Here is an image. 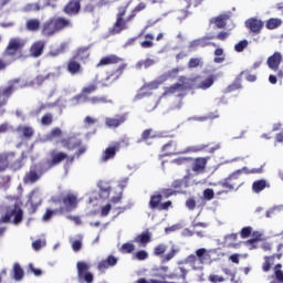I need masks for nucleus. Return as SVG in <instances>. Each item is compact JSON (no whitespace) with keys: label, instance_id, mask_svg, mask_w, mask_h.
Returning <instances> with one entry per match:
<instances>
[{"label":"nucleus","instance_id":"f257e3e1","mask_svg":"<svg viewBox=\"0 0 283 283\" xmlns=\"http://www.w3.org/2000/svg\"><path fill=\"white\" fill-rule=\"evenodd\" d=\"M129 6H132L130 1L117 7L116 21L112 28L113 34H120V32L128 30V23H130L134 20L138 12H143V10L147 9V4L145 2H139L127 15Z\"/></svg>","mask_w":283,"mask_h":283},{"label":"nucleus","instance_id":"f03ea898","mask_svg":"<svg viewBox=\"0 0 283 283\" xmlns=\"http://www.w3.org/2000/svg\"><path fill=\"white\" fill-rule=\"evenodd\" d=\"M74 28V22L70 18L65 17H53L43 22L41 27V34L46 39L59 34V32H63V30H70Z\"/></svg>","mask_w":283,"mask_h":283},{"label":"nucleus","instance_id":"7ed1b4c3","mask_svg":"<svg viewBox=\"0 0 283 283\" xmlns=\"http://www.w3.org/2000/svg\"><path fill=\"white\" fill-rule=\"evenodd\" d=\"M27 44L28 41L23 38H11L2 53L3 59H12V61L23 59V50L25 49Z\"/></svg>","mask_w":283,"mask_h":283},{"label":"nucleus","instance_id":"20e7f679","mask_svg":"<svg viewBox=\"0 0 283 283\" xmlns=\"http://www.w3.org/2000/svg\"><path fill=\"white\" fill-rule=\"evenodd\" d=\"M8 169H11V171H19L23 169V157L17 159V153L14 151L1 153L0 174L8 171Z\"/></svg>","mask_w":283,"mask_h":283},{"label":"nucleus","instance_id":"39448f33","mask_svg":"<svg viewBox=\"0 0 283 283\" xmlns=\"http://www.w3.org/2000/svg\"><path fill=\"white\" fill-rule=\"evenodd\" d=\"M51 201L54 205H61L63 203L62 207L59 208L60 213H70L74 211L78 207V198L76 195L69 192L67 195L61 197H52Z\"/></svg>","mask_w":283,"mask_h":283},{"label":"nucleus","instance_id":"423d86ee","mask_svg":"<svg viewBox=\"0 0 283 283\" xmlns=\"http://www.w3.org/2000/svg\"><path fill=\"white\" fill-rule=\"evenodd\" d=\"M2 224L13 222L14 224H21L23 222V209L20 205L14 203L6 208L4 214L0 218Z\"/></svg>","mask_w":283,"mask_h":283},{"label":"nucleus","instance_id":"0eeeda50","mask_svg":"<svg viewBox=\"0 0 283 283\" xmlns=\"http://www.w3.org/2000/svg\"><path fill=\"white\" fill-rule=\"evenodd\" d=\"M211 261V252L205 248L196 251V254H190L186 258V264H190L193 269H202V264Z\"/></svg>","mask_w":283,"mask_h":283},{"label":"nucleus","instance_id":"6e6552de","mask_svg":"<svg viewBox=\"0 0 283 283\" xmlns=\"http://www.w3.org/2000/svg\"><path fill=\"white\" fill-rule=\"evenodd\" d=\"M43 174H45V170H43V165L34 164L30 167L29 171L25 172L23 182L25 185H34L41 180Z\"/></svg>","mask_w":283,"mask_h":283},{"label":"nucleus","instance_id":"1a4fd4ad","mask_svg":"<svg viewBox=\"0 0 283 283\" xmlns=\"http://www.w3.org/2000/svg\"><path fill=\"white\" fill-rule=\"evenodd\" d=\"M21 83L20 78L11 80L7 86L0 88V108L8 105L10 97L17 92V85Z\"/></svg>","mask_w":283,"mask_h":283},{"label":"nucleus","instance_id":"9d476101","mask_svg":"<svg viewBox=\"0 0 283 283\" xmlns=\"http://www.w3.org/2000/svg\"><path fill=\"white\" fill-rule=\"evenodd\" d=\"M242 169L232 172L221 182V187L227 189V191H233V189H238L239 187H242Z\"/></svg>","mask_w":283,"mask_h":283},{"label":"nucleus","instance_id":"9b49d317","mask_svg":"<svg viewBox=\"0 0 283 283\" xmlns=\"http://www.w3.org/2000/svg\"><path fill=\"white\" fill-rule=\"evenodd\" d=\"M125 70H127V63H120L115 70L108 72L106 77L99 82L102 87H109V85L116 83L123 76Z\"/></svg>","mask_w":283,"mask_h":283},{"label":"nucleus","instance_id":"f8f14e48","mask_svg":"<svg viewBox=\"0 0 283 283\" xmlns=\"http://www.w3.org/2000/svg\"><path fill=\"white\" fill-rule=\"evenodd\" d=\"M216 83V75H209L202 80L201 75L189 78L190 90H209Z\"/></svg>","mask_w":283,"mask_h":283},{"label":"nucleus","instance_id":"ddd939ff","mask_svg":"<svg viewBox=\"0 0 283 283\" xmlns=\"http://www.w3.org/2000/svg\"><path fill=\"white\" fill-rule=\"evenodd\" d=\"M77 280L81 283H94V274L90 272V265L87 262L78 261L76 263Z\"/></svg>","mask_w":283,"mask_h":283},{"label":"nucleus","instance_id":"4468645a","mask_svg":"<svg viewBox=\"0 0 283 283\" xmlns=\"http://www.w3.org/2000/svg\"><path fill=\"white\" fill-rule=\"evenodd\" d=\"M213 39H216V36L206 35V36L192 40L188 45V50L190 52H193V51L198 50V48H209V45H213V48H216V43L210 42Z\"/></svg>","mask_w":283,"mask_h":283},{"label":"nucleus","instance_id":"2eb2a0df","mask_svg":"<svg viewBox=\"0 0 283 283\" xmlns=\"http://www.w3.org/2000/svg\"><path fill=\"white\" fill-rule=\"evenodd\" d=\"M82 1L83 0H69L63 7L62 12L66 14V17H77V14H81Z\"/></svg>","mask_w":283,"mask_h":283},{"label":"nucleus","instance_id":"dca6fc26","mask_svg":"<svg viewBox=\"0 0 283 283\" xmlns=\"http://www.w3.org/2000/svg\"><path fill=\"white\" fill-rule=\"evenodd\" d=\"M119 151L120 143H115L113 146L106 147V149L102 151L99 163H109V160H114L116 158V154Z\"/></svg>","mask_w":283,"mask_h":283},{"label":"nucleus","instance_id":"f3484780","mask_svg":"<svg viewBox=\"0 0 283 283\" xmlns=\"http://www.w3.org/2000/svg\"><path fill=\"white\" fill-rule=\"evenodd\" d=\"M98 90V81H95L91 84H88L87 86H84L81 91L80 94L75 95L73 97V101H75V103H81V99L83 98H90V94H94V92H96Z\"/></svg>","mask_w":283,"mask_h":283},{"label":"nucleus","instance_id":"a211bd4d","mask_svg":"<svg viewBox=\"0 0 283 283\" xmlns=\"http://www.w3.org/2000/svg\"><path fill=\"white\" fill-rule=\"evenodd\" d=\"M127 116H128L127 113H123V114H117L114 117H106L105 125L106 127H109V129H116L127 120Z\"/></svg>","mask_w":283,"mask_h":283},{"label":"nucleus","instance_id":"6ab92c4d","mask_svg":"<svg viewBox=\"0 0 283 283\" xmlns=\"http://www.w3.org/2000/svg\"><path fill=\"white\" fill-rule=\"evenodd\" d=\"M211 157H197L192 158L191 163V169L195 174H205V170L207 169V163H209Z\"/></svg>","mask_w":283,"mask_h":283},{"label":"nucleus","instance_id":"aec40b11","mask_svg":"<svg viewBox=\"0 0 283 283\" xmlns=\"http://www.w3.org/2000/svg\"><path fill=\"white\" fill-rule=\"evenodd\" d=\"M45 50V41L38 40L33 42L29 49V56L31 59H39L43 56V52Z\"/></svg>","mask_w":283,"mask_h":283},{"label":"nucleus","instance_id":"412c9836","mask_svg":"<svg viewBox=\"0 0 283 283\" xmlns=\"http://www.w3.org/2000/svg\"><path fill=\"white\" fill-rule=\"evenodd\" d=\"M123 63V57L116 54H108L103 56L99 62L96 64V67H105L107 65H120Z\"/></svg>","mask_w":283,"mask_h":283},{"label":"nucleus","instance_id":"4be33fe9","mask_svg":"<svg viewBox=\"0 0 283 283\" xmlns=\"http://www.w3.org/2000/svg\"><path fill=\"white\" fill-rule=\"evenodd\" d=\"M245 28L253 34H260L264 28V22L258 18H249L245 21Z\"/></svg>","mask_w":283,"mask_h":283},{"label":"nucleus","instance_id":"5701e85b","mask_svg":"<svg viewBox=\"0 0 283 283\" xmlns=\"http://www.w3.org/2000/svg\"><path fill=\"white\" fill-rule=\"evenodd\" d=\"M51 160H49V169H52V167H56L57 165H61L67 158V153L59 151L56 149H53L50 151Z\"/></svg>","mask_w":283,"mask_h":283},{"label":"nucleus","instance_id":"b1692460","mask_svg":"<svg viewBox=\"0 0 283 283\" xmlns=\"http://www.w3.org/2000/svg\"><path fill=\"white\" fill-rule=\"evenodd\" d=\"M118 264V258L109 254L106 259H103L97 263V271L102 273L107 271V269H112Z\"/></svg>","mask_w":283,"mask_h":283},{"label":"nucleus","instance_id":"393cba45","mask_svg":"<svg viewBox=\"0 0 283 283\" xmlns=\"http://www.w3.org/2000/svg\"><path fill=\"white\" fill-rule=\"evenodd\" d=\"M282 258H283L282 252L264 256L263 258L264 261L262 263V272L269 273V271H271L273 264H275V260H282Z\"/></svg>","mask_w":283,"mask_h":283},{"label":"nucleus","instance_id":"a878e982","mask_svg":"<svg viewBox=\"0 0 283 283\" xmlns=\"http://www.w3.org/2000/svg\"><path fill=\"white\" fill-rule=\"evenodd\" d=\"M282 53L274 52L268 57L266 64L270 70H272L273 72H277V70H280V65H282Z\"/></svg>","mask_w":283,"mask_h":283},{"label":"nucleus","instance_id":"bb28decb","mask_svg":"<svg viewBox=\"0 0 283 283\" xmlns=\"http://www.w3.org/2000/svg\"><path fill=\"white\" fill-rule=\"evenodd\" d=\"M163 156H178L180 150L178 149V143L170 140L161 147Z\"/></svg>","mask_w":283,"mask_h":283},{"label":"nucleus","instance_id":"cd10ccee","mask_svg":"<svg viewBox=\"0 0 283 283\" xmlns=\"http://www.w3.org/2000/svg\"><path fill=\"white\" fill-rule=\"evenodd\" d=\"M66 72L72 76H76V74H81V72H83V66H81L78 60L71 57L66 63Z\"/></svg>","mask_w":283,"mask_h":283},{"label":"nucleus","instance_id":"c85d7f7f","mask_svg":"<svg viewBox=\"0 0 283 283\" xmlns=\"http://www.w3.org/2000/svg\"><path fill=\"white\" fill-rule=\"evenodd\" d=\"M231 19V13L219 14L210 20V23H214L216 28L223 30L227 28V22Z\"/></svg>","mask_w":283,"mask_h":283},{"label":"nucleus","instance_id":"c756f323","mask_svg":"<svg viewBox=\"0 0 283 283\" xmlns=\"http://www.w3.org/2000/svg\"><path fill=\"white\" fill-rule=\"evenodd\" d=\"M73 57L80 63H85L90 59V46L78 48L73 54Z\"/></svg>","mask_w":283,"mask_h":283},{"label":"nucleus","instance_id":"7c9ffc66","mask_svg":"<svg viewBox=\"0 0 283 283\" xmlns=\"http://www.w3.org/2000/svg\"><path fill=\"white\" fill-rule=\"evenodd\" d=\"M178 92H185V84L175 83L171 86L166 87L163 96H171L172 94H178Z\"/></svg>","mask_w":283,"mask_h":283},{"label":"nucleus","instance_id":"2f4dec72","mask_svg":"<svg viewBox=\"0 0 283 283\" xmlns=\"http://www.w3.org/2000/svg\"><path fill=\"white\" fill-rule=\"evenodd\" d=\"M135 242L142 244V247H147L151 242V232L149 230L142 232L135 238Z\"/></svg>","mask_w":283,"mask_h":283},{"label":"nucleus","instance_id":"473e14b6","mask_svg":"<svg viewBox=\"0 0 283 283\" xmlns=\"http://www.w3.org/2000/svg\"><path fill=\"white\" fill-rule=\"evenodd\" d=\"M25 29L28 32H39L41 30V20L36 18L27 20Z\"/></svg>","mask_w":283,"mask_h":283},{"label":"nucleus","instance_id":"72a5a7b5","mask_svg":"<svg viewBox=\"0 0 283 283\" xmlns=\"http://www.w3.org/2000/svg\"><path fill=\"white\" fill-rule=\"evenodd\" d=\"M273 271L274 274L272 275V281L270 283H283L282 263L275 264Z\"/></svg>","mask_w":283,"mask_h":283},{"label":"nucleus","instance_id":"f704fd0d","mask_svg":"<svg viewBox=\"0 0 283 283\" xmlns=\"http://www.w3.org/2000/svg\"><path fill=\"white\" fill-rule=\"evenodd\" d=\"M191 179V174L184 176L182 179L174 180L171 184L172 189H182V187H189V180Z\"/></svg>","mask_w":283,"mask_h":283},{"label":"nucleus","instance_id":"c9c22d12","mask_svg":"<svg viewBox=\"0 0 283 283\" xmlns=\"http://www.w3.org/2000/svg\"><path fill=\"white\" fill-rule=\"evenodd\" d=\"M87 102L91 103V105H107V104H112V99L107 98V96H93V97H88Z\"/></svg>","mask_w":283,"mask_h":283},{"label":"nucleus","instance_id":"e433bc0d","mask_svg":"<svg viewBox=\"0 0 283 283\" xmlns=\"http://www.w3.org/2000/svg\"><path fill=\"white\" fill-rule=\"evenodd\" d=\"M17 132L22 134V138H27V140L34 136V128L32 126H18Z\"/></svg>","mask_w":283,"mask_h":283},{"label":"nucleus","instance_id":"4c0bfd02","mask_svg":"<svg viewBox=\"0 0 283 283\" xmlns=\"http://www.w3.org/2000/svg\"><path fill=\"white\" fill-rule=\"evenodd\" d=\"M163 203V196L160 193L151 195L149 200V209L153 211L156 209H160V205Z\"/></svg>","mask_w":283,"mask_h":283},{"label":"nucleus","instance_id":"58836bf2","mask_svg":"<svg viewBox=\"0 0 283 283\" xmlns=\"http://www.w3.org/2000/svg\"><path fill=\"white\" fill-rule=\"evenodd\" d=\"M169 280H187V269L178 268L175 273H170L167 275Z\"/></svg>","mask_w":283,"mask_h":283},{"label":"nucleus","instance_id":"ea45409f","mask_svg":"<svg viewBox=\"0 0 283 283\" xmlns=\"http://www.w3.org/2000/svg\"><path fill=\"white\" fill-rule=\"evenodd\" d=\"M269 187V184H266V180L260 179L252 184V191L254 193H261V191H264Z\"/></svg>","mask_w":283,"mask_h":283},{"label":"nucleus","instance_id":"a19ab883","mask_svg":"<svg viewBox=\"0 0 283 283\" xmlns=\"http://www.w3.org/2000/svg\"><path fill=\"white\" fill-rule=\"evenodd\" d=\"M165 78L164 80H161V81H158V80H156V81H151V82H149V83H146V84H144L143 86H142V91L143 90H146V91H148V92H151V91H154V90H158L159 87H160V85H163V83H165Z\"/></svg>","mask_w":283,"mask_h":283},{"label":"nucleus","instance_id":"79ce46f5","mask_svg":"<svg viewBox=\"0 0 283 283\" xmlns=\"http://www.w3.org/2000/svg\"><path fill=\"white\" fill-rule=\"evenodd\" d=\"M44 7H41L39 2H29L23 7V12H40Z\"/></svg>","mask_w":283,"mask_h":283},{"label":"nucleus","instance_id":"37998d69","mask_svg":"<svg viewBox=\"0 0 283 283\" xmlns=\"http://www.w3.org/2000/svg\"><path fill=\"white\" fill-rule=\"evenodd\" d=\"M280 25H282V19H280V18H270L265 22V28L268 30H275V29L280 28Z\"/></svg>","mask_w":283,"mask_h":283},{"label":"nucleus","instance_id":"c03bdc74","mask_svg":"<svg viewBox=\"0 0 283 283\" xmlns=\"http://www.w3.org/2000/svg\"><path fill=\"white\" fill-rule=\"evenodd\" d=\"M151 138H156V135L154 134V129L147 128L142 133V136L137 140V143H147V140H151Z\"/></svg>","mask_w":283,"mask_h":283},{"label":"nucleus","instance_id":"a18cd8bd","mask_svg":"<svg viewBox=\"0 0 283 283\" xmlns=\"http://www.w3.org/2000/svg\"><path fill=\"white\" fill-rule=\"evenodd\" d=\"M145 41L140 42V48H143L144 50H148L149 48L154 46V34L151 33H147L145 35Z\"/></svg>","mask_w":283,"mask_h":283},{"label":"nucleus","instance_id":"49530a36","mask_svg":"<svg viewBox=\"0 0 283 283\" xmlns=\"http://www.w3.org/2000/svg\"><path fill=\"white\" fill-rule=\"evenodd\" d=\"M205 65V62H202V57H191L188 61V69L195 70V67H202Z\"/></svg>","mask_w":283,"mask_h":283},{"label":"nucleus","instance_id":"de8ad7c7","mask_svg":"<svg viewBox=\"0 0 283 283\" xmlns=\"http://www.w3.org/2000/svg\"><path fill=\"white\" fill-rule=\"evenodd\" d=\"M41 125L43 127H50V125H52V123H54V115L52 113H46L41 117L40 120Z\"/></svg>","mask_w":283,"mask_h":283},{"label":"nucleus","instance_id":"09e8293b","mask_svg":"<svg viewBox=\"0 0 283 283\" xmlns=\"http://www.w3.org/2000/svg\"><path fill=\"white\" fill-rule=\"evenodd\" d=\"M235 90H242V76L240 74L234 82L228 86V92H235Z\"/></svg>","mask_w":283,"mask_h":283},{"label":"nucleus","instance_id":"8fccbe9b","mask_svg":"<svg viewBox=\"0 0 283 283\" xmlns=\"http://www.w3.org/2000/svg\"><path fill=\"white\" fill-rule=\"evenodd\" d=\"M13 279L17 280V282L23 280V269L19 263H14L13 265Z\"/></svg>","mask_w":283,"mask_h":283},{"label":"nucleus","instance_id":"3c124183","mask_svg":"<svg viewBox=\"0 0 283 283\" xmlns=\"http://www.w3.org/2000/svg\"><path fill=\"white\" fill-rule=\"evenodd\" d=\"M156 63V61L151 60V59H146V60H142L139 62H137L136 67L138 70H142V67H145V70H147L148 67H151V65H154Z\"/></svg>","mask_w":283,"mask_h":283},{"label":"nucleus","instance_id":"603ef678","mask_svg":"<svg viewBox=\"0 0 283 283\" xmlns=\"http://www.w3.org/2000/svg\"><path fill=\"white\" fill-rule=\"evenodd\" d=\"M96 0H90L83 8L84 12L87 14H93V12L96 10Z\"/></svg>","mask_w":283,"mask_h":283},{"label":"nucleus","instance_id":"864d4df0","mask_svg":"<svg viewBox=\"0 0 283 283\" xmlns=\"http://www.w3.org/2000/svg\"><path fill=\"white\" fill-rule=\"evenodd\" d=\"M56 213H61L59 211V208L55 210L46 209L45 213L42 217L43 222H50V220H52V217L56 216Z\"/></svg>","mask_w":283,"mask_h":283},{"label":"nucleus","instance_id":"5fc2aeb1","mask_svg":"<svg viewBox=\"0 0 283 283\" xmlns=\"http://www.w3.org/2000/svg\"><path fill=\"white\" fill-rule=\"evenodd\" d=\"M214 55H217L213 61L216 63H224V50L218 48L214 50Z\"/></svg>","mask_w":283,"mask_h":283},{"label":"nucleus","instance_id":"6e6d98bb","mask_svg":"<svg viewBox=\"0 0 283 283\" xmlns=\"http://www.w3.org/2000/svg\"><path fill=\"white\" fill-rule=\"evenodd\" d=\"M178 254V249L171 248V250L163 256V262H171L174 258Z\"/></svg>","mask_w":283,"mask_h":283},{"label":"nucleus","instance_id":"4d7b16f0","mask_svg":"<svg viewBox=\"0 0 283 283\" xmlns=\"http://www.w3.org/2000/svg\"><path fill=\"white\" fill-rule=\"evenodd\" d=\"M120 253H133L134 251H136V245H134V243H124L120 249H119Z\"/></svg>","mask_w":283,"mask_h":283},{"label":"nucleus","instance_id":"13d9d810","mask_svg":"<svg viewBox=\"0 0 283 283\" xmlns=\"http://www.w3.org/2000/svg\"><path fill=\"white\" fill-rule=\"evenodd\" d=\"M134 260H138L139 262H143L144 260H147L149 258V253L145 250H139L133 255Z\"/></svg>","mask_w":283,"mask_h":283},{"label":"nucleus","instance_id":"bf43d9fd","mask_svg":"<svg viewBox=\"0 0 283 283\" xmlns=\"http://www.w3.org/2000/svg\"><path fill=\"white\" fill-rule=\"evenodd\" d=\"M61 136H63V130H61L59 127H55L50 132L48 138L49 140H54V138H61Z\"/></svg>","mask_w":283,"mask_h":283},{"label":"nucleus","instance_id":"052dcab7","mask_svg":"<svg viewBox=\"0 0 283 283\" xmlns=\"http://www.w3.org/2000/svg\"><path fill=\"white\" fill-rule=\"evenodd\" d=\"M239 75H241V77L245 76V80L249 83H255V81H258V76L255 74H251L250 71H242Z\"/></svg>","mask_w":283,"mask_h":283},{"label":"nucleus","instance_id":"680f3d73","mask_svg":"<svg viewBox=\"0 0 283 283\" xmlns=\"http://www.w3.org/2000/svg\"><path fill=\"white\" fill-rule=\"evenodd\" d=\"M251 235H252V239H249L247 241L248 244H255V242H260V240H262V232L260 231H253Z\"/></svg>","mask_w":283,"mask_h":283},{"label":"nucleus","instance_id":"e2e57ef3","mask_svg":"<svg viewBox=\"0 0 283 283\" xmlns=\"http://www.w3.org/2000/svg\"><path fill=\"white\" fill-rule=\"evenodd\" d=\"M248 46H249V41L242 40L234 45V50L235 52H244V50H247Z\"/></svg>","mask_w":283,"mask_h":283},{"label":"nucleus","instance_id":"0e129e2a","mask_svg":"<svg viewBox=\"0 0 283 283\" xmlns=\"http://www.w3.org/2000/svg\"><path fill=\"white\" fill-rule=\"evenodd\" d=\"M191 157H179L172 160L175 165H189L191 163Z\"/></svg>","mask_w":283,"mask_h":283},{"label":"nucleus","instance_id":"69168bd1","mask_svg":"<svg viewBox=\"0 0 283 283\" xmlns=\"http://www.w3.org/2000/svg\"><path fill=\"white\" fill-rule=\"evenodd\" d=\"M253 233V228L251 227H244L241 229L240 235L244 240L249 238Z\"/></svg>","mask_w":283,"mask_h":283},{"label":"nucleus","instance_id":"338daca9","mask_svg":"<svg viewBox=\"0 0 283 283\" xmlns=\"http://www.w3.org/2000/svg\"><path fill=\"white\" fill-rule=\"evenodd\" d=\"M167 251V245L160 243L154 249L155 255H164V253Z\"/></svg>","mask_w":283,"mask_h":283},{"label":"nucleus","instance_id":"774afa93","mask_svg":"<svg viewBox=\"0 0 283 283\" xmlns=\"http://www.w3.org/2000/svg\"><path fill=\"white\" fill-rule=\"evenodd\" d=\"M208 280L211 283H222V282H224V276H220L218 274H210L208 276Z\"/></svg>","mask_w":283,"mask_h":283}]
</instances>
